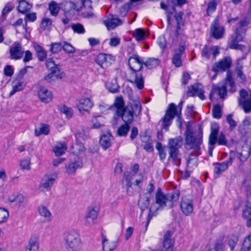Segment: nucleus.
Wrapping results in <instances>:
<instances>
[{
  "label": "nucleus",
  "instance_id": "42",
  "mask_svg": "<svg viewBox=\"0 0 251 251\" xmlns=\"http://www.w3.org/2000/svg\"><path fill=\"white\" fill-rule=\"evenodd\" d=\"M99 211L98 208L91 209L86 216L87 221L89 223H93L97 218Z\"/></svg>",
  "mask_w": 251,
  "mask_h": 251
},
{
  "label": "nucleus",
  "instance_id": "56",
  "mask_svg": "<svg viewBox=\"0 0 251 251\" xmlns=\"http://www.w3.org/2000/svg\"><path fill=\"white\" fill-rule=\"evenodd\" d=\"M61 113L64 114L67 118H71L73 115V110L71 107H68L66 106H62L60 109Z\"/></svg>",
  "mask_w": 251,
  "mask_h": 251
},
{
  "label": "nucleus",
  "instance_id": "23",
  "mask_svg": "<svg viewBox=\"0 0 251 251\" xmlns=\"http://www.w3.org/2000/svg\"><path fill=\"white\" fill-rule=\"evenodd\" d=\"M104 23L107 29L111 30L123 24V21L116 16L109 15L108 19L104 21Z\"/></svg>",
  "mask_w": 251,
  "mask_h": 251
},
{
  "label": "nucleus",
  "instance_id": "28",
  "mask_svg": "<svg viewBox=\"0 0 251 251\" xmlns=\"http://www.w3.org/2000/svg\"><path fill=\"white\" fill-rule=\"evenodd\" d=\"M38 211L39 215L44 218L45 222H50L52 221V214L46 206L43 205L39 206Z\"/></svg>",
  "mask_w": 251,
  "mask_h": 251
},
{
  "label": "nucleus",
  "instance_id": "14",
  "mask_svg": "<svg viewBox=\"0 0 251 251\" xmlns=\"http://www.w3.org/2000/svg\"><path fill=\"white\" fill-rule=\"evenodd\" d=\"M211 31L213 36L215 38L220 39L223 37L225 29L223 26L220 25L218 17L216 18L213 22L211 25Z\"/></svg>",
  "mask_w": 251,
  "mask_h": 251
},
{
  "label": "nucleus",
  "instance_id": "19",
  "mask_svg": "<svg viewBox=\"0 0 251 251\" xmlns=\"http://www.w3.org/2000/svg\"><path fill=\"white\" fill-rule=\"evenodd\" d=\"M55 177H53L49 175L44 176L40 183V189L42 191H50L55 182Z\"/></svg>",
  "mask_w": 251,
  "mask_h": 251
},
{
  "label": "nucleus",
  "instance_id": "5",
  "mask_svg": "<svg viewBox=\"0 0 251 251\" xmlns=\"http://www.w3.org/2000/svg\"><path fill=\"white\" fill-rule=\"evenodd\" d=\"M182 137L177 136L174 139H169L168 144L169 149V159H172L175 164L178 166L180 165L181 162L179 149L182 147Z\"/></svg>",
  "mask_w": 251,
  "mask_h": 251
},
{
  "label": "nucleus",
  "instance_id": "30",
  "mask_svg": "<svg viewBox=\"0 0 251 251\" xmlns=\"http://www.w3.org/2000/svg\"><path fill=\"white\" fill-rule=\"evenodd\" d=\"M67 149V145L65 143L58 142L53 146L52 150L56 156H59L65 153Z\"/></svg>",
  "mask_w": 251,
  "mask_h": 251
},
{
  "label": "nucleus",
  "instance_id": "45",
  "mask_svg": "<svg viewBox=\"0 0 251 251\" xmlns=\"http://www.w3.org/2000/svg\"><path fill=\"white\" fill-rule=\"evenodd\" d=\"M182 16L183 13L181 12L176 13L174 16L175 19L177 22V29L175 32V36L176 37H178L179 35V31L180 29V25L182 23Z\"/></svg>",
  "mask_w": 251,
  "mask_h": 251
},
{
  "label": "nucleus",
  "instance_id": "33",
  "mask_svg": "<svg viewBox=\"0 0 251 251\" xmlns=\"http://www.w3.org/2000/svg\"><path fill=\"white\" fill-rule=\"evenodd\" d=\"M251 152V148L247 144H245L242 147L241 151L239 153V158L240 160L244 162L246 161L250 156Z\"/></svg>",
  "mask_w": 251,
  "mask_h": 251
},
{
  "label": "nucleus",
  "instance_id": "6",
  "mask_svg": "<svg viewBox=\"0 0 251 251\" xmlns=\"http://www.w3.org/2000/svg\"><path fill=\"white\" fill-rule=\"evenodd\" d=\"M182 104V101L180 102L177 106L174 103L170 104L163 120L162 126L165 130H168L169 126L175 116H177L179 119L181 115Z\"/></svg>",
  "mask_w": 251,
  "mask_h": 251
},
{
  "label": "nucleus",
  "instance_id": "18",
  "mask_svg": "<svg viewBox=\"0 0 251 251\" xmlns=\"http://www.w3.org/2000/svg\"><path fill=\"white\" fill-rule=\"evenodd\" d=\"M143 62L137 55H133L128 59V65L133 73H136L141 70L143 67Z\"/></svg>",
  "mask_w": 251,
  "mask_h": 251
},
{
  "label": "nucleus",
  "instance_id": "9",
  "mask_svg": "<svg viewBox=\"0 0 251 251\" xmlns=\"http://www.w3.org/2000/svg\"><path fill=\"white\" fill-rule=\"evenodd\" d=\"M82 166L83 163L81 159L77 156L66 164L65 172L69 176H74L76 170L81 168Z\"/></svg>",
  "mask_w": 251,
  "mask_h": 251
},
{
  "label": "nucleus",
  "instance_id": "29",
  "mask_svg": "<svg viewBox=\"0 0 251 251\" xmlns=\"http://www.w3.org/2000/svg\"><path fill=\"white\" fill-rule=\"evenodd\" d=\"M133 78L130 81L134 83L139 89H142L144 86V81L142 75L140 73H133Z\"/></svg>",
  "mask_w": 251,
  "mask_h": 251
},
{
  "label": "nucleus",
  "instance_id": "24",
  "mask_svg": "<svg viewBox=\"0 0 251 251\" xmlns=\"http://www.w3.org/2000/svg\"><path fill=\"white\" fill-rule=\"evenodd\" d=\"M219 48L218 46L208 47L205 46L201 51V56L207 59L212 55L213 58L215 59L216 56L219 53Z\"/></svg>",
  "mask_w": 251,
  "mask_h": 251
},
{
  "label": "nucleus",
  "instance_id": "2",
  "mask_svg": "<svg viewBox=\"0 0 251 251\" xmlns=\"http://www.w3.org/2000/svg\"><path fill=\"white\" fill-rule=\"evenodd\" d=\"M185 135V148L187 150H192L190 156H198L201 154V145L202 143V132L199 131L193 132L190 129H187Z\"/></svg>",
  "mask_w": 251,
  "mask_h": 251
},
{
  "label": "nucleus",
  "instance_id": "46",
  "mask_svg": "<svg viewBox=\"0 0 251 251\" xmlns=\"http://www.w3.org/2000/svg\"><path fill=\"white\" fill-rule=\"evenodd\" d=\"M145 65L149 69H152L157 66L159 64V60L157 58H149L146 62L144 63Z\"/></svg>",
  "mask_w": 251,
  "mask_h": 251
},
{
  "label": "nucleus",
  "instance_id": "57",
  "mask_svg": "<svg viewBox=\"0 0 251 251\" xmlns=\"http://www.w3.org/2000/svg\"><path fill=\"white\" fill-rule=\"evenodd\" d=\"M243 36L239 33V29H237L235 32L231 36L229 42H239L242 40Z\"/></svg>",
  "mask_w": 251,
  "mask_h": 251
},
{
  "label": "nucleus",
  "instance_id": "52",
  "mask_svg": "<svg viewBox=\"0 0 251 251\" xmlns=\"http://www.w3.org/2000/svg\"><path fill=\"white\" fill-rule=\"evenodd\" d=\"M129 130V126L128 124H125L121 126L117 130V134L120 136H125L126 135Z\"/></svg>",
  "mask_w": 251,
  "mask_h": 251
},
{
  "label": "nucleus",
  "instance_id": "34",
  "mask_svg": "<svg viewBox=\"0 0 251 251\" xmlns=\"http://www.w3.org/2000/svg\"><path fill=\"white\" fill-rule=\"evenodd\" d=\"M112 138V137L110 134H104L101 136L100 143L104 149L106 150L110 147Z\"/></svg>",
  "mask_w": 251,
  "mask_h": 251
},
{
  "label": "nucleus",
  "instance_id": "54",
  "mask_svg": "<svg viewBox=\"0 0 251 251\" xmlns=\"http://www.w3.org/2000/svg\"><path fill=\"white\" fill-rule=\"evenodd\" d=\"M71 27L75 32L78 34H83L85 32L83 25L79 23L72 25Z\"/></svg>",
  "mask_w": 251,
  "mask_h": 251
},
{
  "label": "nucleus",
  "instance_id": "51",
  "mask_svg": "<svg viewBox=\"0 0 251 251\" xmlns=\"http://www.w3.org/2000/svg\"><path fill=\"white\" fill-rule=\"evenodd\" d=\"M150 203V199L149 197H145L144 198H141L138 202V205L140 206V208L144 210L145 209L147 208Z\"/></svg>",
  "mask_w": 251,
  "mask_h": 251
},
{
  "label": "nucleus",
  "instance_id": "11",
  "mask_svg": "<svg viewBox=\"0 0 251 251\" xmlns=\"http://www.w3.org/2000/svg\"><path fill=\"white\" fill-rule=\"evenodd\" d=\"M7 201L9 203H15L16 206L20 207L26 204L27 199L23 194L15 192L9 195Z\"/></svg>",
  "mask_w": 251,
  "mask_h": 251
},
{
  "label": "nucleus",
  "instance_id": "13",
  "mask_svg": "<svg viewBox=\"0 0 251 251\" xmlns=\"http://www.w3.org/2000/svg\"><path fill=\"white\" fill-rule=\"evenodd\" d=\"M185 50V44L181 43L177 49L174 51L172 58V62L176 67H179L182 65L181 56Z\"/></svg>",
  "mask_w": 251,
  "mask_h": 251
},
{
  "label": "nucleus",
  "instance_id": "26",
  "mask_svg": "<svg viewBox=\"0 0 251 251\" xmlns=\"http://www.w3.org/2000/svg\"><path fill=\"white\" fill-rule=\"evenodd\" d=\"M37 93L39 99L43 102H49L52 99V93L46 88L41 87Z\"/></svg>",
  "mask_w": 251,
  "mask_h": 251
},
{
  "label": "nucleus",
  "instance_id": "10",
  "mask_svg": "<svg viewBox=\"0 0 251 251\" xmlns=\"http://www.w3.org/2000/svg\"><path fill=\"white\" fill-rule=\"evenodd\" d=\"M181 211L185 216H190L194 211L193 201L190 197L185 196L181 198L180 203Z\"/></svg>",
  "mask_w": 251,
  "mask_h": 251
},
{
  "label": "nucleus",
  "instance_id": "50",
  "mask_svg": "<svg viewBox=\"0 0 251 251\" xmlns=\"http://www.w3.org/2000/svg\"><path fill=\"white\" fill-rule=\"evenodd\" d=\"M9 216V212L6 209L0 208V224L6 222Z\"/></svg>",
  "mask_w": 251,
  "mask_h": 251
},
{
  "label": "nucleus",
  "instance_id": "20",
  "mask_svg": "<svg viewBox=\"0 0 251 251\" xmlns=\"http://www.w3.org/2000/svg\"><path fill=\"white\" fill-rule=\"evenodd\" d=\"M112 61L111 56L104 53L99 54L95 58L96 62L102 68L110 66Z\"/></svg>",
  "mask_w": 251,
  "mask_h": 251
},
{
  "label": "nucleus",
  "instance_id": "15",
  "mask_svg": "<svg viewBox=\"0 0 251 251\" xmlns=\"http://www.w3.org/2000/svg\"><path fill=\"white\" fill-rule=\"evenodd\" d=\"M231 64V59L229 57H226L218 62L215 63L212 68V70L215 72H219L220 71H226L228 69Z\"/></svg>",
  "mask_w": 251,
  "mask_h": 251
},
{
  "label": "nucleus",
  "instance_id": "58",
  "mask_svg": "<svg viewBox=\"0 0 251 251\" xmlns=\"http://www.w3.org/2000/svg\"><path fill=\"white\" fill-rule=\"evenodd\" d=\"M102 117L100 116L94 117L92 119V122L93 123V127L94 128H99L103 126V124L101 123Z\"/></svg>",
  "mask_w": 251,
  "mask_h": 251
},
{
  "label": "nucleus",
  "instance_id": "44",
  "mask_svg": "<svg viewBox=\"0 0 251 251\" xmlns=\"http://www.w3.org/2000/svg\"><path fill=\"white\" fill-rule=\"evenodd\" d=\"M243 216L246 218L251 216V196L248 197L246 207L243 211Z\"/></svg>",
  "mask_w": 251,
  "mask_h": 251
},
{
  "label": "nucleus",
  "instance_id": "32",
  "mask_svg": "<svg viewBox=\"0 0 251 251\" xmlns=\"http://www.w3.org/2000/svg\"><path fill=\"white\" fill-rule=\"evenodd\" d=\"M102 249L103 251H113L117 247L115 241L109 242L105 236H102Z\"/></svg>",
  "mask_w": 251,
  "mask_h": 251
},
{
  "label": "nucleus",
  "instance_id": "35",
  "mask_svg": "<svg viewBox=\"0 0 251 251\" xmlns=\"http://www.w3.org/2000/svg\"><path fill=\"white\" fill-rule=\"evenodd\" d=\"M127 106H129L130 110L135 115H138L141 112L142 106L138 100H133L131 103H130V105Z\"/></svg>",
  "mask_w": 251,
  "mask_h": 251
},
{
  "label": "nucleus",
  "instance_id": "31",
  "mask_svg": "<svg viewBox=\"0 0 251 251\" xmlns=\"http://www.w3.org/2000/svg\"><path fill=\"white\" fill-rule=\"evenodd\" d=\"M82 3L78 5L77 4L75 3L72 1H66L64 4V10L65 13H69L74 10L79 11L82 8Z\"/></svg>",
  "mask_w": 251,
  "mask_h": 251
},
{
  "label": "nucleus",
  "instance_id": "40",
  "mask_svg": "<svg viewBox=\"0 0 251 251\" xmlns=\"http://www.w3.org/2000/svg\"><path fill=\"white\" fill-rule=\"evenodd\" d=\"M72 149L73 153L75 154H80L85 151V148L81 141L76 140L75 144L72 146Z\"/></svg>",
  "mask_w": 251,
  "mask_h": 251
},
{
  "label": "nucleus",
  "instance_id": "16",
  "mask_svg": "<svg viewBox=\"0 0 251 251\" xmlns=\"http://www.w3.org/2000/svg\"><path fill=\"white\" fill-rule=\"evenodd\" d=\"M234 158L230 156L228 159L222 163H217L215 164L214 173L218 176L223 172L226 170L229 166L231 165Z\"/></svg>",
  "mask_w": 251,
  "mask_h": 251
},
{
  "label": "nucleus",
  "instance_id": "8",
  "mask_svg": "<svg viewBox=\"0 0 251 251\" xmlns=\"http://www.w3.org/2000/svg\"><path fill=\"white\" fill-rule=\"evenodd\" d=\"M238 102L239 104L242 106L245 113L251 111V93L249 95L245 90H241L240 91Z\"/></svg>",
  "mask_w": 251,
  "mask_h": 251
},
{
  "label": "nucleus",
  "instance_id": "59",
  "mask_svg": "<svg viewBox=\"0 0 251 251\" xmlns=\"http://www.w3.org/2000/svg\"><path fill=\"white\" fill-rule=\"evenodd\" d=\"M124 101L122 98L118 97L116 98L115 101L114 103L113 108H116V113L119 109H124Z\"/></svg>",
  "mask_w": 251,
  "mask_h": 251
},
{
  "label": "nucleus",
  "instance_id": "4",
  "mask_svg": "<svg viewBox=\"0 0 251 251\" xmlns=\"http://www.w3.org/2000/svg\"><path fill=\"white\" fill-rule=\"evenodd\" d=\"M63 240L65 248L68 251H79L82 243L78 233L75 230H69L64 232Z\"/></svg>",
  "mask_w": 251,
  "mask_h": 251
},
{
  "label": "nucleus",
  "instance_id": "64",
  "mask_svg": "<svg viewBox=\"0 0 251 251\" xmlns=\"http://www.w3.org/2000/svg\"><path fill=\"white\" fill-rule=\"evenodd\" d=\"M62 49L68 53H74L75 51V48L71 44L65 42H63Z\"/></svg>",
  "mask_w": 251,
  "mask_h": 251
},
{
  "label": "nucleus",
  "instance_id": "61",
  "mask_svg": "<svg viewBox=\"0 0 251 251\" xmlns=\"http://www.w3.org/2000/svg\"><path fill=\"white\" fill-rule=\"evenodd\" d=\"M212 115L214 118L220 119L221 117V108L219 104L215 105L212 110Z\"/></svg>",
  "mask_w": 251,
  "mask_h": 251
},
{
  "label": "nucleus",
  "instance_id": "55",
  "mask_svg": "<svg viewBox=\"0 0 251 251\" xmlns=\"http://www.w3.org/2000/svg\"><path fill=\"white\" fill-rule=\"evenodd\" d=\"M217 5V3L215 0H213L208 3L206 10L207 15H210L212 13L216 10Z\"/></svg>",
  "mask_w": 251,
  "mask_h": 251
},
{
  "label": "nucleus",
  "instance_id": "37",
  "mask_svg": "<svg viewBox=\"0 0 251 251\" xmlns=\"http://www.w3.org/2000/svg\"><path fill=\"white\" fill-rule=\"evenodd\" d=\"M50 131L49 126L47 124H41L40 127L35 129V135L39 136L41 135H48Z\"/></svg>",
  "mask_w": 251,
  "mask_h": 251
},
{
  "label": "nucleus",
  "instance_id": "47",
  "mask_svg": "<svg viewBox=\"0 0 251 251\" xmlns=\"http://www.w3.org/2000/svg\"><path fill=\"white\" fill-rule=\"evenodd\" d=\"M35 49L36 51L37 56L39 60L43 61L47 56V53L46 51L43 49V48L39 46L36 45L35 46Z\"/></svg>",
  "mask_w": 251,
  "mask_h": 251
},
{
  "label": "nucleus",
  "instance_id": "60",
  "mask_svg": "<svg viewBox=\"0 0 251 251\" xmlns=\"http://www.w3.org/2000/svg\"><path fill=\"white\" fill-rule=\"evenodd\" d=\"M251 248V234L248 235L243 243L242 251L249 250Z\"/></svg>",
  "mask_w": 251,
  "mask_h": 251
},
{
  "label": "nucleus",
  "instance_id": "21",
  "mask_svg": "<svg viewBox=\"0 0 251 251\" xmlns=\"http://www.w3.org/2000/svg\"><path fill=\"white\" fill-rule=\"evenodd\" d=\"M24 50L21 45L17 42H15L10 49V57L11 59H19L23 55Z\"/></svg>",
  "mask_w": 251,
  "mask_h": 251
},
{
  "label": "nucleus",
  "instance_id": "63",
  "mask_svg": "<svg viewBox=\"0 0 251 251\" xmlns=\"http://www.w3.org/2000/svg\"><path fill=\"white\" fill-rule=\"evenodd\" d=\"M55 79L61 78L63 77L64 75L58 66H55V68L50 70Z\"/></svg>",
  "mask_w": 251,
  "mask_h": 251
},
{
  "label": "nucleus",
  "instance_id": "25",
  "mask_svg": "<svg viewBox=\"0 0 251 251\" xmlns=\"http://www.w3.org/2000/svg\"><path fill=\"white\" fill-rule=\"evenodd\" d=\"M76 105L80 112L81 111H88L93 107V102L90 98H82L79 100Z\"/></svg>",
  "mask_w": 251,
  "mask_h": 251
},
{
  "label": "nucleus",
  "instance_id": "38",
  "mask_svg": "<svg viewBox=\"0 0 251 251\" xmlns=\"http://www.w3.org/2000/svg\"><path fill=\"white\" fill-rule=\"evenodd\" d=\"M31 7V5L29 4L26 1L23 0L20 1L17 9L19 12L25 13L28 11Z\"/></svg>",
  "mask_w": 251,
  "mask_h": 251
},
{
  "label": "nucleus",
  "instance_id": "62",
  "mask_svg": "<svg viewBox=\"0 0 251 251\" xmlns=\"http://www.w3.org/2000/svg\"><path fill=\"white\" fill-rule=\"evenodd\" d=\"M99 109L101 113L106 114L108 112V110L113 108V106L108 105L104 102H101L99 105Z\"/></svg>",
  "mask_w": 251,
  "mask_h": 251
},
{
  "label": "nucleus",
  "instance_id": "22",
  "mask_svg": "<svg viewBox=\"0 0 251 251\" xmlns=\"http://www.w3.org/2000/svg\"><path fill=\"white\" fill-rule=\"evenodd\" d=\"M246 58V56L242 58H239L237 60L235 67V73L237 75V78L241 83H245L247 81L246 75L243 73V63L242 60Z\"/></svg>",
  "mask_w": 251,
  "mask_h": 251
},
{
  "label": "nucleus",
  "instance_id": "41",
  "mask_svg": "<svg viewBox=\"0 0 251 251\" xmlns=\"http://www.w3.org/2000/svg\"><path fill=\"white\" fill-rule=\"evenodd\" d=\"M133 36L138 41H143L145 39L146 33L142 28H137L133 32Z\"/></svg>",
  "mask_w": 251,
  "mask_h": 251
},
{
  "label": "nucleus",
  "instance_id": "12",
  "mask_svg": "<svg viewBox=\"0 0 251 251\" xmlns=\"http://www.w3.org/2000/svg\"><path fill=\"white\" fill-rule=\"evenodd\" d=\"M204 92L203 86L201 84L197 83L189 88L187 95L189 97L197 96L201 100H204L205 99Z\"/></svg>",
  "mask_w": 251,
  "mask_h": 251
},
{
  "label": "nucleus",
  "instance_id": "7",
  "mask_svg": "<svg viewBox=\"0 0 251 251\" xmlns=\"http://www.w3.org/2000/svg\"><path fill=\"white\" fill-rule=\"evenodd\" d=\"M219 130V126L217 123H213L211 124V132L209 137V148L208 150V154L211 156L212 155L213 151L217 141Z\"/></svg>",
  "mask_w": 251,
  "mask_h": 251
},
{
  "label": "nucleus",
  "instance_id": "36",
  "mask_svg": "<svg viewBox=\"0 0 251 251\" xmlns=\"http://www.w3.org/2000/svg\"><path fill=\"white\" fill-rule=\"evenodd\" d=\"M39 244L37 239L34 237L30 239L26 247L25 251H38Z\"/></svg>",
  "mask_w": 251,
  "mask_h": 251
},
{
  "label": "nucleus",
  "instance_id": "43",
  "mask_svg": "<svg viewBox=\"0 0 251 251\" xmlns=\"http://www.w3.org/2000/svg\"><path fill=\"white\" fill-rule=\"evenodd\" d=\"M49 10L51 16H56L59 11L60 7L55 1H52L49 4Z\"/></svg>",
  "mask_w": 251,
  "mask_h": 251
},
{
  "label": "nucleus",
  "instance_id": "27",
  "mask_svg": "<svg viewBox=\"0 0 251 251\" xmlns=\"http://www.w3.org/2000/svg\"><path fill=\"white\" fill-rule=\"evenodd\" d=\"M172 233L167 231L164 236L162 251H173L174 241L172 239Z\"/></svg>",
  "mask_w": 251,
  "mask_h": 251
},
{
  "label": "nucleus",
  "instance_id": "49",
  "mask_svg": "<svg viewBox=\"0 0 251 251\" xmlns=\"http://www.w3.org/2000/svg\"><path fill=\"white\" fill-rule=\"evenodd\" d=\"M75 136L76 141H82L85 140L87 135L83 128L78 129L75 133Z\"/></svg>",
  "mask_w": 251,
  "mask_h": 251
},
{
  "label": "nucleus",
  "instance_id": "53",
  "mask_svg": "<svg viewBox=\"0 0 251 251\" xmlns=\"http://www.w3.org/2000/svg\"><path fill=\"white\" fill-rule=\"evenodd\" d=\"M62 48L63 42L53 43L51 44L50 50L52 53H57L61 50Z\"/></svg>",
  "mask_w": 251,
  "mask_h": 251
},
{
  "label": "nucleus",
  "instance_id": "39",
  "mask_svg": "<svg viewBox=\"0 0 251 251\" xmlns=\"http://www.w3.org/2000/svg\"><path fill=\"white\" fill-rule=\"evenodd\" d=\"M106 87L110 92L112 93L117 92L119 88L117 80L114 79L107 81L106 83Z\"/></svg>",
  "mask_w": 251,
  "mask_h": 251
},
{
  "label": "nucleus",
  "instance_id": "1",
  "mask_svg": "<svg viewBox=\"0 0 251 251\" xmlns=\"http://www.w3.org/2000/svg\"><path fill=\"white\" fill-rule=\"evenodd\" d=\"M179 195V192L177 191L164 194L160 188L157 189L155 197V204L151 205L150 207L146 224V229H147L152 217L156 215V212L166 206L172 208L174 206V202L178 200Z\"/></svg>",
  "mask_w": 251,
  "mask_h": 251
},
{
  "label": "nucleus",
  "instance_id": "17",
  "mask_svg": "<svg viewBox=\"0 0 251 251\" xmlns=\"http://www.w3.org/2000/svg\"><path fill=\"white\" fill-rule=\"evenodd\" d=\"M133 114L129 106H126L124 109H119L117 111V115L122 117L125 123L129 124L133 121Z\"/></svg>",
  "mask_w": 251,
  "mask_h": 251
},
{
  "label": "nucleus",
  "instance_id": "48",
  "mask_svg": "<svg viewBox=\"0 0 251 251\" xmlns=\"http://www.w3.org/2000/svg\"><path fill=\"white\" fill-rule=\"evenodd\" d=\"M24 84L23 82L18 81L15 82L13 86L12 90L10 92V96H12L16 92L22 90L24 88Z\"/></svg>",
  "mask_w": 251,
  "mask_h": 251
},
{
  "label": "nucleus",
  "instance_id": "3",
  "mask_svg": "<svg viewBox=\"0 0 251 251\" xmlns=\"http://www.w3.org/2000/svg\"><path fill=\"white\" fill-rule=\"evenodd\" d=\"M230 87L228 90L233 93L236 91L235 85L234 80L230 73H227L225 80V85L220 86L218 85H213L209 95L210 100L215 98V96H218L223 99L226 95V88Z\"/></svg>",
  "mask_w": 251,
  "mask_h": 251
}]
</instances>
